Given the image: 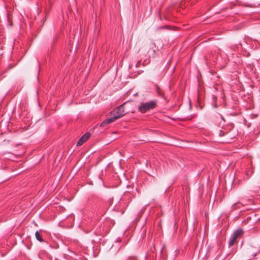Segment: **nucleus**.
Wrapping results in <instances>:
<instances>
[{"instance_id": "obj_1", "label": "nucleus", "mask_w": 260, "mask_h": 260, "mask_svg": "<svg viewBox=\"0 0 260 260\" xmlns=\"http://www.w3.org/2000/svg\"><path fill=\"white\" fill-rule=\"evenodd\" d=\"M156 106V101H151L148 102L141 103L138 106L139 111L142 113H146V112L154 109Z\"/></svg>"}, {"instance_id": "obj_2", "label": "nucleus", "mask_w": 260, "mask_h": 260, "mask_svg": "<svg viewBox=\"0 0 260 260\" xmlns=\"http://www.w3.org/2000/svg\"><path fill=\"white\" fill-rule=\"evenodd\" d=\"M243 231L242 229H238L236 230L231 236L229 245V246H232L236 241L237 239L241 236L243 234Z\"/></svg>"}, {"instance_id": "obj_3", "label": "nucleus", "mask_w": 260, "mask_h": 260, "mask_svg": "<svg viewBox=\"0 0 260 260\" xmlns=\"http://www.w3.org/2000/svg\"><path fill=\"white\" fill-rule=\"evenodd\" d=\"M125 114V112L122 105L117 107L112 113V114L114 115L115 117H116L117 119L123 116Z\"/></svg>"}, {"instance_id": "obj_4", "label": "nucleus", "mask_w": 260, "mask_h": 260, "mask_svg": "<svg viewBox=\"0 0 260 260\" xmlns=\"http://www.w3.org/2000/svg\"><path fill=\"white\" fill-rule=\"evenodd\" d=\"M90 134L89 133H85L78 140L77 143V146H80L82 145L84 142H85L89 138Z\"/></svg>"}, {"instance_id": "obj_5", "label": "nucleus", "mask_w": 260, "mask_h": 260, "mask_svg": "<svg viewBox=\"0 0 260 260\" xmlns=\"http://www.w3.org/2000/svg\"><path fill=\"white\" fill-rule=\"evenodd\" d=\"M116 119H117L116 117H115L114 115H113L112 117L106 119L104 120L100 124V126L101 127H105L108 124L113 122Z\"/></svg>"}, {"instance_id": "obj_6", "label": "nucleus", "mask_w": 260, "mask_h": 260, "mask_svg": "<svg viewBox=\"0 0 260 260\" xmlns=\"http://www.w3.org/2000/svg\"><path fill=\"white\" fill-rule=\"evenodd\" d=\"M35 236L37 240H38L39 242H42L44 241L43 239L42 238V235L39 233V231H36L35 233Z\"/></svg>"}, {"instance_id": "obj_7", "label": "nucleus", "mask_w": 260, "mask_h": 260, "mask_svg": "<svg viewBox=\"0 0 260 260\" xmlns=\"http://www.w3.org/2000/svg\"><path fill=\"white\" fill-rule=\"evenodd\" d=\"M253 201L252 199H249V200H248V202H247V203H245V201H244L243 200H241V203L243 205H245V204H253Z\"/></svg>"}, {"instance_id": "obj_8", "label": "nucleus", "mask_w": 260, "mask_h": 260, "mask_svg": "<svg viewBox=\"0 0 260 260\" xmlns=\"http://www.w3.org/2000/svg\"><path fill=\"white\" fill-rule=\"evenodd\" d=\"M149 46L150 48L152 49H153V51L154 52V48L155 47V43L154 42H150L149 43Z\"/></svg>"}, {"instance_id": "obj_9", "label": "nucleus", "mask_w": 260, "mask_h": 260, "mask_svg": "<svg viewBox=\"0 0 260 260\" xmlns=\"http://www.w3.org/2000/svg\"><path fill=\"white\" fill-rule=\"evenodd\" d=\"M248 252L249 253H251L252 254V256L253 257H254L256 255V252L253 251V248H252L248 249Z\"/></svg>"}, {"instance_id": "obj_10", "label": "nucleus", "mask_w": 260, "mask_h": 260, "mask_svg": "<svg viewBox=\"0 0 260 260\" xmlns=\"http://www.w3.org/2000/svg\"><path fill=\"white\" fill-rule=\"evenodd\" d=\"M226 132L223 130H220L219 132V135L220 137H222L225 135Z\"/></svg>"}, {"instance_id": "obj_11", "label": "nucleus", "mask_w": 260, "mask_h": 260, "mask_svg": "<svg viewBox=\"0 0 260 260\" xmlns=\"http://www.w3.org/2000/svg\"><path fill=\"white\" fill-rule=\"evenodd\" d=\"M157 93H158V94L159 95H162V94H161V90L158 87L157 88Z\"/></svg>"}]
</instances>
